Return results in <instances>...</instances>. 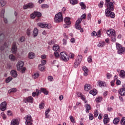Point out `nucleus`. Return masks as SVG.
Returning <instances> with one entry per match:
<instances>
[{"mask_svg": "<svg viewBox=\"0 0 125 125\" xmlns=\"http://www.w3.org/2000/svg\"><path fill=\"white\" fill-rule=\"evenodd\" d=\"M99 113L98 112V110H96L94 111V116L95 117V118H97V117H98V115H99Z\"/></svg>", "mask_w": 125, "mask_h": 125, "instance_id": "c03bdc74", "label": "nucleus"}, {"mask_svg": "<svg viewBox=\"0 0 125 125\" xmlns=\"http://www.w3.org/2000/svg\"><path fill=\"white\" fill-rule=\"evenodd\" d=\"M30 18L31 19H35V18H36V14H35V12L31 14Z\"/></svg>", "mask_w": 125, "mask_h": 125, "instance_id": "052dcab7", "label": "nucleus"}, {"mask_svg": "<svg viewBox=\"0 0 125 125\" xmlns=\"http://www.w3.org/2000/svg\"><path fill=\"white\" fill-rule=\"evenodd\" d=\"M46 64V61L44 60H41V65H45Z\"/></svg>", "mask_w": 125, "mask_h": 125, "instance_id": "0e129e2a", "label": "nucleus"}, {"mask_svg": "<svg viewBox=\"0 0 125 125\" xmlns=\"http://www.w3.org/2000/svg\"><path fill=\"white\" fill-rule=\"evenodd\" d=\"M87 62L88 63H91L92 62V57L91 56H90L87 58Z\"/></svg>", "mask_w": 125, "mask_h": 125, "instance_id": "8fccbe9b", "label": "nucleus"}, {"mask_svg": "<svg viewBox=\"0 0 125 125\" xmlns=\"http://www.w3.org/2000/svg\"><path fill=\"white\" fill-rule=\"evenodd\" d=\"M119 93L121 96H125V87L120 88L119 91Z\"/></svg>", "mask_w": 125, "mask_h": 125, "instance_id": "f8f14e48", "label": "nucleus"}, {"mask_svg": "<svg viewBox=\"0 0 125 125\" xmlns=\"http://www.w3.org/2000/svg\"><path fill=\"white\" fill-rule=\"evenodd\" d=\"M119 76L121 79H125V71L123 70H122L120 72Z\"/></svg>", "mask_w": 125, "mask_h": 125, "instance_id": "6ab92c4d", "label": "nucleus"}, {"mask_svg": "<svg viewBox=\"0 0 125 125\" xmlns=\"http://www.w3.org/2000/svg\"><path fill=\"white\" fill-rule=\"evenodd\" d=\"M25 120V125H33L32 122L33 120H32V116L30 115H27L26 117L24 118Z\"/></svg>", "mask_w": 125, "mask_h": 125, "instance_id": "39448f33", "label": "nucleus"}, {"mask_svg": "<svg viewBox=\"0 0 125 125\" xmlns=\"http://www.w3.org/2000/svg\"><path fill=\"white\" fill-rule=\"evenodd\" d=\"M80 5L81 6V9H85L86 8V6H85V4L83 2H81L80 3Z\"/></svg>", "mask_w": 125, "mask_h": 125, "instance_id": "2f4dec72", "label": "nucleus"}, {"mask_svg": "<svg viewBox=\"0 0 125 125\" xmlns=\"http://www.w3.org/2000/svg\"><path fill=\"white\" fill-rule=\"evenodd\" d=\"M83 71H84V73L83 75L84 76H85V77H86V76H87V73H88V70H87V68H86V67L84 66L83 67Z\"/></svg>", "mask_w": 125, "mask_h": 125, "instance_id": "a878e982", "label": "nucleus"}, {"mask_svg": "<svg viewBox=\"0 0 125 125\" xmlns=\"http://www.w3.org/2000/svg\"><path fill=\"white\" fill-rule=\"evenodd\" d=\"M0 4H1V6H4V5L6 3V2L3 0H1L0 1Z\"/></svg>", "mask_w": 125, "mask_h": 125, "instance_id": "864d4df0", "label": "nucleus"}, {"mask_svg": "<svg viewBox=\"0 0 125 125\" xmlns=\"http://www.w3.org/2000/svg\"><path fill=\"white\" fill-rule=\"evenodd\" d=\"M6 105L7 104L6 101L2 102L0 104V110L2 111H5V110H6Z\"/></svg>", "mask_w": 125, "mask_h": 125, "instance_id": "0eeeda50", "label": "nucleus"}, {"mask_svg": "<svg viewBox=\"0 0 125 125\" xmlns=\"http://www.w3.org/2000/svg\"><path fill=\"white\" fill-rule=\"evenodd\" d=\"M82 60H83V56H82V55H79V56L77 57V58H76L75 61H76L77 62H78L79 63H81V62H82Z\"/></svg>", "mask_w": 125, "mask_h": 125, "instance_id": "4be33fe9", "label": "nucleus"}, {"mask_svg": "<svg viewBox=\"0 0 125 125\" xmlns=\"http://www.w3.org/2000/svg\"><path fill=\"white\" fill-rule=\"evenodd\" d=\"M84 89L85 91H89L91 89V85L87 83L85 84Z\"/></svg>", "mask_w": 125, "mask_h": 125, "instance_id": "4468645a", "label": "nucleus"}, {"mask_svg": "<svg viewBox=\"0 0 125 125\" xmlns=\"http://www.w3.org/2000/svg\"><path fill=\"white\" fill-rule=\"evenodd\" d=\"M24 66V62L22 61H19L18 63L17 64V68L18 71H20L23 66Z\"/></svg>", "mask_w": 125, "mask_h": 125, "instance_id": "6e6552de", "label": "nucleus"}, {"mask_svg": "<svg viewBox=\"0 0 125 125\" xmlns=\"http://www.w3.org/2000/svg\"><path fill=\"white\" fill-rule=\"evenodd\" d=\"M75 29H77V30H80L81 28H82V26L80 24H75Z\"/></svg>", "mask_w": 125, "mask_h": 125, "instance_id": "603ef678", "label": "nucleus"}, {"mask_svg": "<svg viewBox=\"0 0 125 125\" xmlns=\"http://www.w3.org/2000/svg\"><path fill=\"white\" fill-rule=\"evenodd\" d=\"M116 48L118 50L117 53L118 54L122 55L125 51V48L124 47L122 46V45L118 42L116 43Z\"/></svg>", "mask_w": 125, "mask_h": 125, "instance_id": "f03ea898", "label": "nucleus"}, {"mask_svg": "<svg viewBox=\"0 0 125 125\" xmlns=\"http://www.w3.org/2000/svg\"><path fill=\"white\" fill-rule=\"evenodd\" d=\"M42 8H48L49 7V5L47 4H43L41 6Z\"/></svg>", "mask_w": 125, "mask_h": 125, "instance_id": "c9c22d12", "label": "nucleus"}, {"mask_svg": "<svg viewBox=\"0 0 125 125\" xmlns=\"http://www.w3.org/2000/svg\"><path fill=\"white\" fill-rule=\"evenodd\" d=\"M35 5H34L33 3L30 2L27 4H25L23 6V9H28V8H33Z\"/></svg>", "mask_w": 125, "mask_h": 125, "instance_id": "9b49d317", "label": "nucleus"}, {"mask_svg": "<svg viewBox=\"0 0 125 125\" xmlns=\"http://www.w3.org/2000/svg\"><path fill=\"white\" fill-rule=\"evenodd\" d=\"M70 3L72 5H75L78 4V0H70Z\"/></svg>", "mask_w": 125, "mask_h": 125, "instance_id": "c85d7f7f", "label": "nucleus"}, {"mask_svg": "<svg viewBox=\"0 0 125 125\" xmlns=\"http://www.w3.org/2000/svg\"><path fill=\"white\" fill-rule=\"evenodd\" d=\"M81 99H82V100H83V101H84L85 103H87V101H86L85 98L84 97V96L83 95L81 97Z\"/></svg>", "mask_w": 125, "mask_h": 125, "instance_id": "5fc2aeb1", "label": "nucleus"}, {"mask_svg": "<svg viewBox=\"0 0 125 125\" xmlns=\"http://www.w3.org/2000/svg\"><path fill=\"white\" fill-rule=\"evenodd\" d=\"M112 11L105 12V16L107 17H111V18H115V13L112 12Z\"/></svg>", "mask_w": 125, "mask_h": 125, "instance_id": "9d476101", "label": "nucleus"}, {"mask_svg": "<svg viewBox=\"0 0 125 125\" xmlns=\"http://www.w3.org/2000/svg\"><path fill=\"white\" fill-rule=\"evenodd\" d=\"M38 26H39V27H40V28H46L48 27V24L39 22L38 23Z\"/></svg>", "mask_w": 125, "mask_h": 125, "instance_id": "f3484780", "label": "nucleus"}, {"mask_svg": "<svg viewBox=\"0 0 125 125\" xmlns=\"http://www.w3.org/2000/svg\"><path fill=\"white\" fill-rule=\"evenodd\" d=\"M49 112H50V109H48L47 110H46L45 112V118H48V114L49 113Z\"/></svg>", "mask_w": 125, "mask_h": 125, "instance_id": "58836bf2", "label": "nucleus"}, {"mask_svg": "<svg viewBox=\"0 0 125 125\" xmlns=\"http://www.w3.org/2000/svg\"><path fill=\"white\" fill-rule=\"evenodd\" d=\"M107 8L105 9V12L107 11H114V3L112 2L107 3L106 5Z\"/></svg>", "mask_w": 125, "mask_h": 125, "instance_id": "20e7f679", "label": "nucleus"}, {"mask_svg": "<svg viewBox=\"0 0 125 125\" xmlns=\"http://www.w3.org/2000/svg\"><path fill=\"white\" fill-rule=\"evenodd\" d=\"M11 76L13 77V78H17V72L16 71L13 70L10 72Z\"/></svg>", "mask_w": 125, "mask_h": 125, "instance_id": "aec40b11", "label": "nucleus"}, {"mask_svg": "<svg viewBox=\"0 0 125 125\" xmlns=\"http://www.w3.org/2000/svg\"><path fill=\"white\" fill-rule=\"evenodd\" d=\"M35 53L33 52H30L28 53V58H29V59H33V58H35Z\"/></svg>", "mask_w": 125, "mask_h": 125, "instance_id": "5701e85b", "label": "nucleus"}, {"mask_svg": "<svg viewBox=\"0 0 125 125\" xmlns=\"http://www.w3.org/2000/svg\"><path fill=\"white\" fill-rule=\"evenodd\" d=\"M89 93L92 94V95L95 96L97 94V92L96 91V90H91L90 91Z\"/></svg>", "mask_w": 125, "mask_h": 125, "instance_id": "7c9ffc66", "label": "nucleus"}, {"mask_svg": "<svg viewBox=\"0 0 125 125\" xmlns=\"http://www.w3.org/2000/svg\"><path fill=\"white\" fill-rule=\"evenodd\" d=\"M34 14L37 17H41L42 16V13H40V12H34Z\"/></svg>", "mask_w": 125, "mask_h": 125, "instance_id": "a19ab883", "label": "nucleus"}, {"mask_svg": "<svg viewBox=\"0 0 125 125\" xmlns=\"http://www.w3.org/2000/svg\"><path fill=\"white\" fill-rule=\"evenodd\" d=\"M86 17V15L85 14H83L81 16V18L80 19H82V20H83V19H85Z\"/></svg>", "mask_w": 125, "mask_h": 125, "instance_id": "13d9d810", "label": "nucleus"}, {"mask_svg": "<svg viewBox=\"0 0 125 125\" xmlns=\"http://www.w3.org/2000/svg\"><path fill=\"white\" fill-rule=\"evenodd\" d=\"M55 22L57 23H60L63 21V15L62 12H60L58 14H56L54 18Z\"/></svg>", "mask_w": 125, "mask_h": 125, "instance_id": "f257e3e1", "label": "nucleus"}, {"mask_svg": "<svg viewBox=\"0 0 125 125\" xmlns=\"http://www.w3.org/2000/svg\"><path fill=\"white\" fill-rule=\"evenodd\" d=\"M106 34L110 37L116 35V31L113 29H110L106 31Z\"/></svg>", "mask_w": 125, "mask_h": 125, "instance_id": "423d86ee", "label": "nucleus"}, {"mask_svg": "<svg viewBox=\"0 0 125 125\" xmlns=\"http://www.w3.org/2000/svg\"><path fill=\"white\" fill-rule=\"evenodd\" d=\"M60 58L61 60H62L64 62H67L69 61V56L64 52H61L60 54Z\"/></svg>", "mask_w": 125, "mask_h": 125, "instance_id": "7ed1b4c3", "label": "nucleus"}, {"mask_svg": "<svg viewBox=\"0 0 125 125\" xmlns=\"http://www.w3.org/2000/svg\"><path fill=\"white\" fill-rule=\"evenodd\" d=\"M94 118V117H93V114H92V113L89 114V119L90 121H92V120H93Z\"/></svg>", "mask_w": 125, "mask_h": 125, "instance_id": "3c124183", "label": "nucleus"}, {"mask_svg": "<svg viewBox=\"0 0 125 125\" xmlns=\"http://www.w3.org/2000/svg\"><path fill=\"white\" fill-rule=\"evenodd\" d=\"M5 36L3 33L0 35V42H2L4 40Z\"/></svg>", "mask_w": 125, "mask_h": 125, "instance_id": "4c0bfd02", "label": "nucleus"}, {"mask_svg": "<svg viewBox=\"0 0 125 125\" xmlns=\"http://www.w3.org/2000/svg\"><path fill=\"white\" fill-rule=\"evenodd\" d=\"M106 78L108 80L111 79V78H112V74H111L110 73H107V74H106Z\"/></svg>", "mask_w": 125, "mask_h": 125, "instance_id": "e2e57ef3", "label": "nucleus"}, {"mask_svg": "<svg viewBox=\"0 0 125 125\" xmlns=\"http://www.w3.org/2000/svg\"><path fill=\"white\" fill-rule=\"evenodd\" d=\"M104 125H107L109 122H110V118H104Z\"/></svg>", "mask_w": 125, "mask_h": 125, "instance_id": "473e14b6", "label": "nucleus"}, {"mask_svg": "<svg viewBox=\"0 0 125 125\" xmlns=\"http://www.w3.org/2000/svg\"><path fill=\"white\" fill-rule=\"evenodd\" d=\"M116 34L112 36H110V38H111V42H116V41L117 40V39H116Z\"/></svg>", "mask_w": 125, "mask_h": 125, "instance_id": "72a5a7b5", "label": "nucleus"}, {"mask_svg": "<svg viewBox=\"0 0 125 125\" xmlns=\"http://www.w3.org/2000/svg\"><path fill=\"white\" fill-rule=\"evenodd\" d=\"M39 76H40L39 73H35L34 74L32 77L33 79H38V78H39Z\"/></svg>", "mask_w": 125, "mask_h": 125, "instance_id": "e433bc0d", "label": "nucleus"}, {"mask_svg": "<svg viewBox=\"0 0 125 125\" xmlns=\"http://www.w3.org/2000/svg\"><path fill=\"white\" fill-rule=\"evenodd\" d=\"M11 124L12 125H19V121H18V119H13L11 122Z\"/></svg>", "mask_w": 125, "mask_h": 125, "instance_id": "2eb2a0df", "label": "nucleus"}, {"mask_svg": "<svg viewBox=\"0 0 125 125\" xmlns=\"http://www.w3.org/2000/svg\"><path fill=\"white\" fill-rule=\"evenodd\" d=\"M9 58L11 61H14L15 60V57L12 54L9 55Z\"/></svg>", "mask_w": 125, "mask_h": 125, "instance_id": "f704fd0d", "label": "nucleus"}, {"mask_svg": "<svg viewBox=\"0 0 125 125\" xmlns=\"http://www.w3.org/2000/svg\"><path fill=\"white\" fill-rule=\"evenodd\" d=\"M38 35H39V30H38V28H35L33 33V38H36V37H37Z\"/></svg>", "mask_w": 125, "mask_h": 125, "instance_id": "dca6fc26", "label": "nucleus"}, {"mask_svg": "<svg viewBox=\"0 0 125 125\" xmlns=\"http://www.w3.org/2000/svg\"><path fill=\"white\" fill-rule=\"evenodd\" d=\"M70 42H71V43H75V42H76V39L74 38H71L70 39Z\"/></svg>", "mask_w": 125, "mask_h": 125, "instance_id": "774afa93", "label": "nucleus"}, {"mask_svg": "<svg viewBox=\"0 0 125 125\" xmlns=\"http://www.w3.org/2000/svg\"><path fill=\"white\" fill-rule=\"evenodd\" d=\"M97 85H99L100 87H103L104 86H105L106 84H105V83L100 81H98Z\"/></svg>", "mask_w": 125, "mask_h": 125, "instance_id": "a211bd4d", "label": "nucleus"}, {"mask_svg": "<svg viewBox=\"0 0 125 125\" xmlns=\"http://www.w3.org/2000/svg\"><path fill=\"white\" fill-rule=\"evenodd\" d=\"M85 108H86L85 112L87 113V114H88L89 113V110L91 109L90 107V105L88 104H86L85 105Z\"/></svg>", "mask_w": 125, "mask_h": 125, "instance_id": "b1692460", "label": "nucleus"}, {"mask_svg": "<svg viewBox=\"0 0 125 125\" xmlns=\"http://www.w3.org/2000/svg\"><path fill=\"white\" fill-rule=\"evenodd\" d=\"M11 50H12V53H14V54H15V53H16V52H17V47L16 46V43H14L13 44V46H12Z\"/></svg>", "mask_w": 125, "mask_h": 125, "instance_id": "ddd939ff", "label": "nucleus"}, {"mask_svg": "<svg viewBox=\"0 0 125 125\" xmlns=\"http://www.w3.org/2000/svg\"><path fill=\"white\" fill-rule=\"evenodd\" d=\"M103 4H104V2L103 1H101L100 2V4H99V6L100 8H102L103 7Z\"/></svg>", "mask_w": 125, "mask_h": 125, "instance_id": "6e6d98bb", "label": "nucleus"}, {"mask_svg": "<svg viewBox=\"0 0 125 125\" xmlns=\"http://www.w3.org/2000/svg\"><path fill=\"white\" fill-rule=\"evenodd\" d=\"M80 64H81L80 62L75 61V62H74V65L75 68H78V67L79 66V65H80Z\"/></svg>", "mask_w": 125, "mask_h": 125, "instance_id": "09e8293b", "label": "nucleus"}, {"mask_svg": "<svg viewBox=\"0 0 125 125\" xmlns=\"http://www.w3.org/2000/svg\"><path fill=\"white\" fill-rule=\"evenodd\" d=\"M91 36H92V37H96V36H97V33L95 31H93L91 33Z\"/></svg>", "mask_w": 125, "mask_h": 125, "instance_id": "bf43d9fd", "label": "nucleus"}, {"mask_svg": "<svg viewBox=\"0 0 125 125\" xmlns=\"http://www.w3.org/2000/svg\"><path fill=\"white\" fill-rule=\"evenodd\" d=\"M12 81V77H9L6 79V83H10V82H11Z\"/></svg>", "mask_w": 125, "mask_h": 125, "instance_id": "79ce46f5", "label": "nucleus"}, {"mask_svg": "<svg viewBox=\"0 0 125 125\" xmlns=\"http://www.w3.org/2000/svg\"><path fill=\"white\" fill-rule=\"evenodd\" d=\"M53 49L54 51H59L60 50V47H59V45L54 44L53 46Z\"/></svg>", "mask_w": 125, "mask_h": 125, "instance_id": "412c9836", "label": "nucleus"}, {"mask_svg": "<svg viewBox=\"0 0 125 125\" xmlns=\"http://www.w3.org/2000/svg\"><path fill=\"white\" fill-rule=\"evenodd\" d=\"M102 101V98L98 97L96 99V102L97 103H99V102H101Z\"/></svg>", "mask_w": 125, "mask_h": 125, "instance_id": "de8ad7c7", "label": "nucleus"}, {"mask_svg": "<svg viewBox=\"0 0 125 125\" xmlns=\"http://www.w3.org/2000/svg\"><path fill=\"white\" fill-rule=\"evenodd\" d=\"M104 45H105V42L104 41L100 42L98 44V47H103Z\"/></svg>", "mask_w": 125, "mask_h": 125, "instance_id": "bb28decb", "label": "nucleus"}, {"mask_svg": "<svg viewBox=\"0 0 125 125\" xmlns=\"http://www.w3.org/2000/svg\"><path fill=\"white\" fill-rule=\"evenodd\" d=\"M39 69L40 71H43L44 70V67L42 64H40L39 65Z\"/></svg>", "mask_w": 125, "mask_h": 125, "instance_id": "37998d69", "label": "nucleus"}, {"mask_svg": "<svg viewBox=\"0 0 125 125\" xmlns=\"http://www.w3.org/2000/svg\"><path fill=\"white\" fill-rule=\"evenodd\" d=\"M39 108L41 109H43V108H44V103H42L41 104H39Z\"/></svg>", "mask_w": 125, "mask_h": 125, "instance_id": "49530a36", "label": "nucleus"}, {"mask_svg": "<svg viewBox=\"0 0 125 125\" xmlns=\"http://www.w3.org/2000/svg\"><path fill=\"white\" fill-rule=\"evenodd\" d=\"M54 55L56 58H58V57H59V53L57 51H55Z\"/></svg>", "mask_w": 125, "mask_h": 125, "instance_id": "338daca9", "label": "nucleus"}, {"mask_svg": "<svg viewBox=\"0 0 125 125\" xmlns=\"http://www.w3.org/2000/svg\"><path fill=\"white\" fill-rule=\"evenodd\" d=\"M82 21H83V20H82V19L79 18V19H78V20H77V21H76V23H75V25H80V24H81V22H82Z\"/></svg>", "mask_w": 125, "mask_h": 125, "instance_id": "a18cd8bd", "label": "nucleus"}, {"mask_svg": "<svg viewBox=\"0 0 125 125\" xmlns=\"http://www.w3.org/2000/svg\"><path fill=\"white\" fill-rule=\"evenodd\" d=\"M35 92H36L37 96H39V95H40V94L41 93V91L39 89H36Z\"/></svg>", "mask_w": 125, "mask_h": 125, "instance_id": "680f3d73", "label": "nucleus"}, {"mask_svg": "<svg viewBox=\"0 0 125 125\" xmlns=\"http://www.w3.org/2000/svg\"><path fill=\"white\" fill-rule=\"evenodd\" d=\"M64 22L66 25H71V21H70V18L66 17L64 18Z\"/></svg>", "mask_w": 125, "mask_h": 125, "instance_id": "393cba45", "label": "nucleus"}, {"mask_svg": "<svg viewBox=\"0 0 125 125\" xmlns=\"http://www.w3.org/2000/svg\"><path fill=\"white\" fill-rule=\"evenodd\" d=\"M16 91H17L16 88H13L8 90V93H12V92H16Z\"/></svg>", "mask_w": 125, "mask_h": 125, "instance_id": "ea45409f", "label": "nucleus"}, {"mask_svg": "<svg viewBox=\"0 0 125 125\" xmlns=\"http://www.w3.org/2000/svg\"><path fill=\"white\" fill-rule=\"evenodd\" d=\"M23 102H24V103H33V102H34V99L32 97V96H29L25 98L23 100Z\"/></svg>", "mask_w": 125, "mask_h": 125, "instance_id": "1a4fd4ad", "label": "nucleus"}, {"mask_svg": "<svg viewBox=\"0 0 125 125\" xmlns=\"http://www.w3.org/2000/svg\"><path fill=\"white\" fill-rule=\"evenodd\" d=\"M41 90L42 92H43V94H45L46 95H47L48 94V91L45 89L44 88H41Z\"/></svg>", "mask_w": 125, "mask_h": 125, "instance_id": "cd10ccee", "label": "nucleus"}, {"mask_svg": "<svg viewBox=\"0 0 125 125\" xmlns=\"http://www.w3.org/2000/svg\"><path fill=\"white\" fill-rule=\"evenodd\" d=\"M48 80L49 82H52V81H53V77H52V76H49L48 77Z\"/></svg>", "mask_w": 125, "mask_h": 125, "instance_id": "69168bd1", "label": "nucleus"}, {"mask_svg": "<svg viewBox=\"0 0 125 125\" xmlns=\"http://www.w3.org/2000/svg\"><path fill=\"white\" fill-rule=\"evenodd\" d=\"M119 122H120V119H119V118H115L114 119L113 123L114 125H118V124H119Z\"/></svg>", "mask_w": 125, "mask_h": 125, "instance_id": "c756f323", "label": "nucleus"}, {"mask_svg": "<svg viewBox=\"0 0 125 125\" xmlns=\"http://www.w3.org/2000/svg\"><path fill=\"white\" fill-rule=\"evenodd\" d=\"M5 12V11L4 9H3V10H1V14H0L1 17H2V18L4 17V12Z\"/></svg>", "mask_w": 125, "mask_h": 125, "instance_id": "4d7b16f0", "label": "nucleus"}]
</instances>
